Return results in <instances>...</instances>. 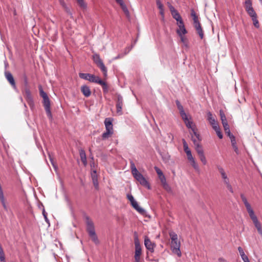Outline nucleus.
Segmentation results:
<instances>
[{
	"instance_id": "obj_48",
	"label": "nucleus",
	"mask_w": 262,
	"mask_h": 262,
	"mask_svg": "<svg viewBox=\"0 0 262 262\" xmlns=\"http://www.w3.org/2000/svg\"><path fill=\"white\" fill-rule=\"evenodd\" d=\"M156 4L157 5L158 8L160 9V10H162L163 9V5L161 2L160 1H157Z\"/></svg>"
},
{
	"instance_id": "obj_14",
	"label": "nucleus",
	"mask_w": 262,
	"mask_h": 262,
	"mask_svg": "<svg viewBox=\"0 0 262 262\" xmlns=\"http://www.w3.org/2000/svg\"><path fill=\"white\" fill-rule=\"evenodd\" d=\"M132 207L136 210L140 214L142 215H146V211L143 208L141 207L136 201L130 203Z\"/></svg>"
},
{
	"instance_id": "obj_15",
	"label": "nucleus",
	"mask_w": 262,
	"mask_h": 262,
	"mask_svg": "<svg viewBox=\"0 0 262 262\" xmlns=\"http://www.w3.org/2000/svg\"><path fill=\"white\" fill-rule=\"evenodd\" d=\"M192 140L195 146V149L198 153V155H201L204 154L203 149L202 146L199 144V142L194 138L193 136H192Z\"/></svg>"
},
{
	"instance_id": "obj_43",
	"label": "nucleus",
	"mask_w": 262,
	"mask_h": 262,
	"mask_svg": "<svg viewBox=\"0 0 262 262\" xmlns=\"http://www.w3.org/2000/svg\"><path fill=\"white\" fill-rule=\"evenodd\" d=\"M42 215L44 217L46 222L48 224L49 226H50L49 220L47 217V213L45 211L44 209L42 210Z\"/></svg>"
},
{
	"instance_id": "obj_5",
	"label": "nucleus",
	"mask_w": 262,
	"mask_h": 262,
	"mask_svg": "<svg viewBox=\"0 0 262 262\" xmlns=\"http://www.w3.org/2000/svg\"><path fill=\"white\" fill-rule=\"evenodd\" d=\"M93 60L94 62L96 64L102 72L104 76H107V69L104 64L102 60L101 59L100 56L98 54H95L93 55Z\"/></svg>"
},
{
	"instance_id": "obj_47",
	"label": "nucleus",
	"mask_w": 262,
	"mask_h": 262,
	"mask_svg": "<svg viewBox=\"0 0 262 262\" xmlns=\"http://www.w3.org/2000/svg\"><path fill=\"white\" fill-rule=\"evenodd\" d=\"M222 122V124H223V127L224 128V129L225 130H228V128H229V126L228 124V122H227V121L226 120V121H223Z\"/></svg>"
},
{
	"instance_id": "obj_21",
	"label": "nucleus",
	"mask_w": 262,
	"mask_h": 262,
	"mask_svg": "<svg viewBox=\"0 0 262 262\" xmlns=\"http://www.w3.org/2000/svg\"><path fill=\"white\" fill-rule=\"evenodd\" d=\"M154 168H155V170L156 171L158 175L159 178L161 182L165 180H166L165 177L163 174L162 170L157 166H155Z\"/></svg>"
},
{
	"instance_id": "obj_23",
	"label": "nucleus",
	"mask_w": 262,
	"mask_h": 262,
	"mask_svg": "<svg viewBox=\"0 0 262 262\" xmlns=\"http://www.w3.org/2000/svg\"><path fill=\"white\" fill-rule=\"evenodd\" d=\"M24 96L26 101H28L31 99H33V97L32 96L31 92L28 88H25L24 90Z\"/></svg>"
},
{
	"instance_id": "obj_63",
	"label": "nucleus",
	"mask_w": 262,
	"mask_h": 262,
	"mask_svg": "<svg viewBox=\"0 0 262 262\" xmlns=\"http://www.w3.org/2000/svg\"><path fill=\"white\" fill-rule=\"evenodd\" d=\"M169 9H170V12H171V13L172 14V12H174V11H177V10H176L174 8L171 6L170 7H169Z\"/></svg>"
},
{
	"instance_id": "obj_37",
	"label": "nucleus",
	"mask_w": 262,
	"mask_h": 262,
	"mask_svg": "<svg viewBox=\"0 0 262 262\" xmlns=\"http://www.w3.org/2000/svg\"><path fill=\"white\" fill-rule=\"evenodd\" d=\"M77 3L80 6V7L83 9H85L86 8V4L85 3L83 0H76Z\"/></svg>"
},
{
	"instance_id": "obj_52",
	"label": "nucleus",
	"mask_w": 262,
	"mask_h": 262,
	"mask_svg": "<svg viewBox=\"0 0 262 262\" xmlns=\"http://www.w3.org/2000/svg\"><path fill=\"white\" fill-rule=\"evenodd\" d=\"M177 25H178V27H180L181 26H184L182 18L180 19V20L177 21Z\"/></svg>"
},
{
	"instance_id": "obj_50",
	"label": "nucleus",
	"mask_w": 262,
	"mask_h": 262,
	"mask_svg": "<svg viewBox=\"0 0 262 262\" xmlns=\"http://www.w3.org/2000/svg\"><path fill=\"white\" fill-rule=\"evenodd\" d=\"M123 11L126 14H129V11L126 7V6H125V5L123 3L122 4V5H120Z\"/></svg>"
},
{
	"instance_id": "obj_41",
	"label": "nucleus",
	"mask_w": 262,
	"mask_h": 262,
	"mask_svg": "<svg viewBox=\"0 0 262 262\" xmlns=\"http://www.w3.org/2000/svg\"><path fill=\"white\" fill-rule=\"evenodd\" d=\"M216 168L217 170H219V172L220 173L221 176L223 175L224 174L226 173L224 168L220 165H216Z\"/></svg>"
},
{
	"instance_id": "obj_22",
	"label": "nucleus",
	"mask_w": 262,
	"mask_h": 262,
	"mask_svg": "<svg viewBox=\"0 0 262 262\" xmlns=\"http://www.w3.org/2000/svg\"><path fill=\"white\" fill-rule=\"evenodd\" d=\"M106 131L102 135V138L103 140L108 138L113 134V129L105 128Z\"/></svg>"
},
{
	"instance_id": "obj_60",
	"label": "nucleus",
	"mask_w": 262,
	"mask_h": 262,
	"mask_svg": "<svg viewBox=\"0 0 262 262\" xmlns=\"http://www.w3.org/2000/svg\"><path fill=\"white\" fill-rule=\"evenodd\" d=\"M133 47H134V45H132V46L130 47H128L126 48V50H127V53H125V54H128Z\"/></svg>"
},
{
	"instance_id": "obj_62",
	"label": "nucleus",
	"mask_w": 262,
	"mask_h": 262,
	"mask_svg": "<svg viewBox=\"0 0 262 262\" xmlns=\"http://www.w3.org/2000/svg\"><path fill=\"white\" fill-rule=\"evenodd\" d=\"M223 181H224V184H226V185L230 184L229 179H228V178L226 179H224Z\"/></svg>"
},
{
	"instance_id": "obj_33",
	"label": "nucleus",
	"mask_w": 262,
	"mask_h": 262,
	"mask_svg": "<svg viewBox=\"0 0 262 262\" xmlns=\"http://www.w3.org/2000/svg\"><path fill=\"white\" fill-rule=\"evenodd\" d=\"M0 201L6 211H8V207L6 205L4 195L0 196Z\"/></svg>"
},
{
	"instance_id": "obj_31",
	"label": "nucleus",
	"mask_w": 262,
	"mask_h": 262,
	"mask_svg": "<svg viewBox=\"0 0 262 262\" xmlns=\"http://www.w3.org/2000/svg\"><path fill=\"white\" fill-rule=\"evenodd\" d=\"M252 21H253V25L256 28H259V27H260V25H259V21H258V20L257 19V16L254 17H253L251 18Z\"/></svg>"
},
{
	"instance_id": "obj_17",
	"label": "nucleus",
	"mask_w": 262,
	"mask_h": 262,
	"mask_svg": "<svg viewBox=\"0 0 262 262\" xmlns=\"http://www.w3.org/2000/svg\"><path fill=\"white\" fill-rule=\"evenodd\" d=\"M241 198L243 202V203L246 208V209H247L248 213L250 214V213H252V212H253L254 211L251 208L250 204L248 202V201H247L246 198L245 196V195L243 194H241Z\"/></svg>"
},
{
	"instance_id": "obj_57",
	"label": "nucleus",
	"mask_w": 262,
	"mask_h": 262,
	"mask_svg": "<svg viewBox=\"0 0 262 262\" xmlns=\"http://www.w3.org/2000/svg\"><path fill=\"white\" fill-rule=\"evenodd\" d=\"M189 161L191 163V165L192 166L197 164L193 158H192V160H189Z\"/></svg>"
},
{
	"instance_id": "obj_34",
	"label": "nucleus",
	"mask_w": 262,
	"mask_h": 262,
	"mask_svg": "<svg viewBox=\"0 0 262 262\" xmlns=\"http://www.w3.org/2000/svg\"><path fill=\"white\" fill-rule=\"evenodd\" d=\"M169 236L170 237L171 241H174L178 239V235L177 234L173 231H170L169 232Z\"/></svg>"
},
{
	"instance_id": "obj_25",
	"label": "nucleus",
	"mask_w": 262,
	"mask_h": 262,
	"mask_svg": "<svg viewBox=\"0 0 262 262\" xmlns=\"http://www.w3.org/2000/svg\"><path fill=\"white\" fill-rule=\"evenodd\" d=\"M176 32L178 35H185L187 33L185 26H181V27H179V29L177 30Z\"/></svg>"
},
{
	"instance_id": "obj_7",
	"label": "nucleus",
	"mask_w": 262,
	"mask_h": 262,
	"mask_svg": "<svg viewBox=\"0 0 262 262\" xmlns=\"http://www.w3.org/2000/svg\"><path fill=\"white\" fill-rule=\"evenodd\" d=\"M134 242L135 247V259H140V256L142 253V248L136 232L135 233Z\"/></svg>"
},
{
	"instance_id": "obj_8",
	"label": "nucleus",
	"mask_w": 262,
	"mask_h": 262,
	"mask_svg": "<svg viewBox=\"0 0 262 262\" xmlns=\"http://www.w3.org/2000/svg\"><path fill=\"white\" fill-rule=\"evenodd\" d=\"M255 228L257 229L258 233L262 236V228L260 222L258 221L257 216L255 215L254 212L249 214Z\"/></svg>"
},
{
	"instance_id": "obj_26",
	"label": "nucleus",
	"mask_w": 262,
	"mask_h": 262,
	"mask_svg": "<svg viewBox=\"0 0 262 262\" xmlns=\"http://www.w3.org/2000/svg\"><path fill=\"white\" fill-rule=\"evenodd\" d=\"M102 87L103 91L104 93H107L108 91V88L106 82L100 79L99 80L98 83Z\"/></svg>"
},
{
	"instance_id": "obj_24",
	"label": "nucleus",
	"mask_w": 262,
	"mask_h": 262,
	"mask_svg": "<svg viewBox=\"0 0 262 262\" xmlns=\"http://www.w3.org/2000/svg\"><path fill=\"white\" fill-rule=\"evenodd\" d=\"M79 155L81 161L85 165L86 164V157L84 150L83 149L80 150Z\"/></svg>"
},
{
	"instance_id": "obj_45",
	"label": "nucleus",
	"mask_w": 262,
	"mask_h": 262,
	"mask_svg": "<svg viewBox=\"0 0 262 262\" xmlns=\"http://www.w3.org/2000/svg\"><path fill=\"white\" fill-rule=\"evenodd\" d=\"M126 196L127 199L130 201V203L135 201L134 196L132 194L127 193Z\"/></svg>"
},
{
	"instance_id": "obj_42",
	"label": "nucleus",
	"mask_w": 262,
	"mask_h": 262,
	"mask_svg": "<svg viewBox=\"0 0 262 262\" xmlns=\"http://www.w3.org/2000/svg\"><path fill=\"white\" fill-rule=\"evenodd\" d=\"M176 103L180 113H181V111H184L183 106L181 105L180 102L179 100H176Z\"/></svg>"
},
{
	"instance_id": "obj_39",
	"label": "nucleus",
	"mask_w": 262,
	"mask_h": 262,
	"mask_svg": "<svg viewBox=\"0 0 262 262\" xmlns=\"http://www.w3.org/2000/svg\"><path fill=\"white\" fill-rule=\"evenodd\" d=\"M181 117H182V119L184 122L187 121L188 120V118L187 117V116L186 114L185 113V111H181V113H180Z\"/></svg>"
},
{
	"instance_id": "obj_16",
	"label": "nucleus",
	"mask_w": 262,
	"mask_h": 262,
	"mask_svg": "<svg viewBox=\"0 0 262 262\" xmlns=\"http://www.w3.org/2000/svg\"><path fill=\"white\" fill-rule=\"evenodd\" d=\"M5 76L6 79L9 81V82L12 86V87L14 89H16V85H15V82L14 78H13L12 74L9 71H5Z\"/></svg>"
},
{
	"instance_id": "obj_49",
	"label": "nucleus",
	"mask_w": 262,
	"mask_h": 262,
	"mask_svg": "<svg viewBox=\"0 0 262 262\" xmlns=\"http://www.w3.org/2000/svg\"><path fill=\"white\" fill-rule=\"evenodd\" d=\"M0 260L1 262H6L4 252L0 253Z\"/></svg>"
},
{
	"instance_id": "obj_38",
	"label": "nucleus",
	"mask_w": 262,
	"mask_h": 262,
	"mask_svg": "<svg viewBox=\"0 0 262 262\" xmlns=\"http://www.w3.org/2000/svg\"><path fill=\"white\" fill-rule=\"evenodd\" d=\"M27 102L28 105H29L30 109L32 111H33L34 109L35 108V105H34L33 99L28 100V101H27Z\"/></svg>"
},
{
	"instance_id": "obj_6",
	"label": "nucleus",
	"mask_w": 262,
	"mask_h": 262,
	"mask_svg": "<svg viewBox=\"0 0 262 262\" xmlns=\"http://www.w3.org/2000/svg\"><path fill=\"white\" fill-rule=\"evenodd\" d=\"M79 76L81 79L96 83H98L99 80H100L101 79L98 76H96L93 74L89 73H80L79 74Z\"/></svg>"
},
{
	"instance_id": "obj_56",
	"label": "nucleus",
	"mask_w": 262,
	"mask_h": 262,
	"mask_svg": "<svg viewBox=\"0 0 262 262\" xmlns=\"http://www.w3.org/2000/svg\"><path fill=\"white\" fill-rule=\"evenodd\" d=\"M59 2H60V5L62 6L63 8H64L67 6L63 0H59Z\"/></svg>"
},
{
	"instance_id": "obj_59",
	"label": "nucleus",
	"mask_w": 262,
	"mask_h": 262,
	"mask_svg": "<svg viewBox=\"0 0 262 262\" xmlns=\"http://www.w3.org/2000/svg\"><path fill=\"white\" fill-rule=\"evenodd\" d=\"M189 161L191 163V165L192 166L197 164L193 158H192V160H189Z\"/></svg>"
},
{
	"instance_id": "obj_13",
	"label": "nucleus",
	"mask_w": 262,
	"mask_h": 262,
	"mask_svg": "<svg viewBox=\"0 0 262 262\" xmlns=\"http://www.w3.org/2000/svg\"><path fill=\"white\" fill-rule=\"evenodd\" d=\"M207 120L209 122L210 124L211 125L213 129H217V126H219V124L216 122L215 119L213 117L212 114L210 112L207 113Z\"/></svg>"
},
{
	"instance_id": "obj_3",
	"label": "nucleus",
	"mask_w": 262,
	"mask_h": 262,
	"mask_svg": "<svg viewBox=\"0 0 262 262\" xmlns=\"http://www.w3.org/2000/svg\"><path fill=\"white\" fill-rule=\"evenodd\" d=\"M38 89L39 95L40 97H41L43 99L42 103L45 107L47 115L50 119H52V116L50 108L51 103L49 98L47 94L43 90L41 85H39Z\"/></svg>"
},
{
	"instance_id": "obj_61",
	"label": "nucleus",
	"mask_w": 262,
	"mask_h": 262,
	"mask_svg": "<svg viewBox=\"0 0 262 262\" xmlns=\"http://www.w3.org/2000/svg\"><path fill=\"white\" fill-rule=\"evenodd\" d=\"M49 157H50V161L53 165V166L54 167V168L56 169V166H55V165L54 164V162H53V159L51 157V156L49 155Z\"/></svg>"
},
{
	"instance_id": "obj_53",
	"label": "nucleus",
	"mask_w": 262,
	"mask_h": 262,
	"mask_svg": "<svg viewBox=\"0 0 262 262\" xmlns=\"http://www.w3.org/2000/svg\"><path fill=\"white\" fill-rule=\"evenodd\" d=\"M192 167L195 170V171H196L198 172H200V169L198 164L193 165Z\"/></svg>"
},
{
	"instance_id": "obj_20",
	"label": "nucleus",
	"mask_w": 262,
	"mask_h": 262,
	"mask_svg": "<svg viewBox=\"0 0 262 262\" xmlns=\"http://www.w3.org/2000/svg\"><path fill=\"white\" fill-rule=\"evenodd\" d=\"M113 119L111 118H106L104 120L105 128L113 129Z\"/></svg>"
},
{
	"instance_id": "obj_4",
	"label": "nucleus",
	"mask_w": 262,
	"mask_h": 262,
	"mask_svg": "<svg viewBox=\"0 0 262 262\" xmlns=\"http://www.w3.org/2000/svg\"><path fill=\"white\" fill-rule=\"evenodd\" d=\"M191 15L193 17V25L197 31V33L200 36V38L201 39H203L204 37L203 31L202 29L201 24L199 21L198 20V16H196L194 10H191Z\"/></svg>"
},
{
	"instance_id": "obj_28",
	"label": "nucleus",
	"mask_w": 262,
	"mask_h": 262,
	"mask_svg": "<svg viewBox=\"0 0 262 262\" xmlns=\"http://www.w3.org/2000/svg\"><path fill=\"white\" fill-rule=\"evenodd\" d=\"M233 139L232 140V141H231V144H232V146L235 151V152L238 154V147L236 145V140H235V138H232Z\"/></svg>"
},
{
	"instance_id": "obj_30",
	"label": "nucleus",
	"mask_w": 262,
	"mask_h": 262,
	"mask_svg": "<svg viewBox=\"0 0 262 262\" xmlns=\"http://www.w3.org/2000/svg\"><path fill=\"white\" fill-rule=\"evenodd\" d=\"M238 251L243 260L248 258V256L245 254L244 250L241 247H238Z\"/></svg>"
},
{
	"instance_id": "obj_46",
	"label": "nucleus",
	"mask_w": 262,
	"mask_h": 262,
	"mask_svg": "<svg viewBox=\"0 0 262 262\" xmlns=\"http://www.w3.org/2000/svg\"><path fill=\"white\" fill-rule=\"evenodd\" d=\"M181 38V41L185 45H187V39L184 35H179Z\"/></svg>"
},
{
	"instance_id": "obj_2",
	"label": "nucleus",
	"mask_w": 262,
	"mask_h": 262,
	"mask_svg": "<svg viewBox=\"0 0 262 262\" xmlns=\"http://www.w3.org/2000/svg\"><path fill=\"white\" fill-rule=\"evenodd\" d=\"M85 223L86 225V231L89 235L95 244H98L99 243V241L96 234L94 223L91 219L88 216H85Z\"/></svg>"
},
{
	"instance_id": "obj_55",
	"label": "nucleus",
	"mask_w": 262,
	"mask_h": 262,
	"mask_svg": "<svg viewBox=\"0 0 262 262\" xmlns=\"http://www.w3.org/2000/svg\"><path fill=\"white\" fill-rule=\"evenodd\" d=\"M226 187H227V189L230 191V192H231V193L233 192L232 187L230 184L227 185Z\"/></svg>"
},
{
	"instance_id": "obj_1",
	"label": "nucleus",
	"mask_w": 262,
	"mask_h": 262,
	"mask_svg": "<svg viewBox=\"0 0 262 262\" xmlns=\"http://www.w3.org/2000/svg\"><path fill=\"white\" fill-rule=\"evenodd\" d=\"M130 165L131 172L134 178L137 181H138L141 185L149 189L150 188V187L149 183L144 177V176L140 172H139V171L137 170L135 166L134 162L132 160L130 161Z\"/></svg>"
},
{
	"instance_id": "obj_51",
	"label": "nucleus",
	"mask_w": 262,
	"mask_h": 262,
	"mask_svg": "<svg viewBox=\"0 0 262 262\" xmlns=\"http://www.w3.org/2000/svg\"><path fill=\"white\" fill-rule=\"evenodd\" d=\"M220 116H221V119L222 120V122L224 120L225 121L227 120L225 114L222 111H220Z\"/></svg>"
},
{
	"instance_id": "obj_40",
	"label": "nucleus",
	"mask_w": 262,
	"mask_h": 262,
	"mask_svg": "<svg viewBox=\"0 0 262 262\" xmlns=\"http://www.w3.org/2000/svg\"><path fill=\"white\" fill-rule=\"evenodd\" d=\"M182 141H183L184 150V151L186 153V152H187V151H189L190 149L189 148L188 144H187L186 141H185V139H183Z\"/></svg>"
},
{
	"instance_id": "obj_27",
	"label": "nucleus",
	"mask_w": 262,
	"mask_h": 262,
	"mask_svg": "<svg viewBox=\"0 0 262 262\" xmlns=\"http://www.w3.org/2000/svg\"><path fill=\"white\" fill-rule=\"evenodd\" d=\"M192 134H191V137L193 136L194 138L198 142H199L201 139L200 135L196 132L195 127L191 130Z\"/></svg>"
},
{
	"instance_id": "obj_32",
	"label": "nucleus",
	"mask_w": 262,
	"mask_h": 262,
	"mask_svg": "<svg viewBox=\"0 0 262 262\" xmlns=\"http://www.w3.org/2000/svg\"><path fill=\"white\" fill-rule=\"evenodd\" d=\"M173 18L176 19L177 21H179L180 20V19L182 18L180 14L179 13L178 11H174V12H172L171 14Z\"/></svg>"
},
{
	"instance_id": "obj_58",
	"label": "nucleus",
	"mask_w": 262,
	"mask_h": 262,
	"mask_svg": "<svg viewBox=\"0 0 262 262\" xmlns=\"http://www.w3.org/2000/svg\"><path fill=\"white\" fill-rule=\"evenodd\" d=\"M189 161L191 163V165L192 166L197 164L193 158H192V160H189Z\"/></svg>"
},
{
	"instance_id": "obj_36",
	"label": "nucleus",
	"mask_w": 262,
	"mask_h": 262,
	"mask_svg": "<svg viewBox=\"0 0 262 262\" xmlns=\"http://www.w3.org/2000/svg\"><path fill=\"white\" fill-rule=\"evenodd\" d=\"M186 126L188 128H190L191 130L194 128V126L193 125V122L189 120H187V121L184 122Z\"/></svg>"
},
{
	"instance_id": "obj_35",
	"label": "nucleus",
	"mask_w": 262,
	"mask_h": 262,
	"mask_svg": "<svg viewBox=\"0 0 262 262\" xmlns=\"http://www.w3.org/2000/svg\"><path fill=\"white\" fill-rule=\"evenodd\" d=\"M199 158L200 161L202 162L203 165H206L207 164V160L204 154L199 155Z\"/></svg>"
},
{
	"instance_id": "obj_12",
	"label": "nucleus",
	"mask_w": 262,
	"mask_h": 262,
	"mask_svg": "<svg viewBox=\"0 0 262 262\" xmlns=\"http://www.w3.org/2000/svg\"><path fill=\"white\" fill-rule=\"evenodd\" d=\"M123 104V97L122 96L118 94L117 95V100L116 102V108H117V113L119 115H121L122 114V106Z\"/></svg>"
},
{
	"instance_id": "obj_64",
	"label": "nucleus",
	"mask_w": 262,
	"mask_h": 262,
	"mask_svg": "<svg viewBox=\"0 0 262 262\" xmlns=\"http://www.w3.org/2000/svg\"><path fill=\"white\" fill-rule=\"evenodd\" d=\"M187 159H188V160H192V158H193L192 155V154H189V155H187Z\"/></svg>"
},
{
	"instance_id": "obj_19",
	"label": "nucleus",
	"mask_w": 262,
	"mask_h": 262,
	"mask_svg": "<svg viewBox=\"0 0 262 262\" xmlns=\"http://www.w3.org/2000/svg\"><path fill=\"white\" fill-rule=\"evenodd\" d=\"M92 179L93 181V184L96 188L98 187V182L97 179V175L96 170H93V172L91 174Z\"/></svg>"
},
{
	"instance_id": "obj_10",
	"label": "nucleus",
	"mask_w": 262,
	"mask_h": 262,
	"mask_svg": "<svg viewBox=\"0 0 262 262\" xmlns=\"http://www.w3.org/2000/svg\"><path fill=\"white\" fill-rule=\"evenodd\" d=\"M244 7L246 11L251 18L257 16L256 12L252 7V4H250V2L247 3L246 5H245Z\"/></svg>"
},
{
	"instance_id": "obj_54",
	"label": "nucleus",
	"mask_w": 262,
	"mask_h": 262,
	"mask_svg": "<svg viewBox=\"0 0 262 262\" xmlns=\"http://www.w3.org/2000/svg\"><path fill=\"white\" fill-rule=\"evenodd\" d=\"M63 8L64 9V10L66 11V12L67 13H68V14H70V15H71V14H72V13H71V11H70V8H69V7H68V6H66L65 7H64Z\"/></svg>"
},
{
	"instance_id": "obj_44",
	"label": "nucleus",
	"mask_w": 262,
	"mask_h": 262,
	"mask_svg": "<svg viewBox=\"0 0 262 262\" xmlns=\"http://www.w3.org/2000/svg\"><path fill=\"white\" fill-rule=\"evenodd\" d=\"M214 130L216 132V133L217 136L219 137V138L220 139H222L223 138V135H222L221 132L220 131V129L219 126H217V129H214Z\"/></svg>"
},
{
	"instance_id": "obj_11",
	"label": "nucleus",
	"mask_w": 262,
	"mask_h": 262,
	"mask_svg": "<svg viewBox=\"0 0 262 262\" xmlns=\"http://www.w3.org/2000/svg\"><path fill=\"white\" fill-rule=\"evenodd\" d=\"M144 245L146 248L150 252H154L156 245L155 243H152L147 236L144 237Z\"/></svg>"
},
{
	"instance_id": "obj_18",
	"label": "nucleus",
	"mask_w": 262,
	"mask_h": 262,
	"mask_svg": "<svg viewBox=\"0 0 262 262\" xmlns=\"http://www.w3.org/2000/svg\"><path fill=\"white\" fill-rule=\"evenodd\" d=\"M81 92L85 97H89L91 95L90 88L86 85H83L81 86Z\"/></svg>"
},
{
	"instance_id": "obj_29",
	"label": "nucleus",
	"mask_w": 262,
	"mask_h": 262,
	"mask_svg": "<svg viewBox=\"0 0 262 262\" xmlns=\"http://www.w3.org/2000/svg\"><path fill=\"white\" fill-rule=\"evenodd\" d=\"M163 187L164 189H165L167 191H171V188L169 186V185L167 184L166 182V180L162 181L161 182Z\"/></svg>"
},
{
	"instance_id": "obj_9",
	"label": "nucleus",
	"mask_w": 262,
	"mask_h": 262,
	"mask_svg": "<svg viewBox=\"0 0 262 262\" xmlns=\"http://www.w3.org/2000/svg\"><path fill=\"white\" fill-rule=\"evenodd\" d=\"M171 248L172 252L176 254L179 257L181 256V252L180 251V242L178 239L171 241Z\"/></svg>"
}]
</instances>
